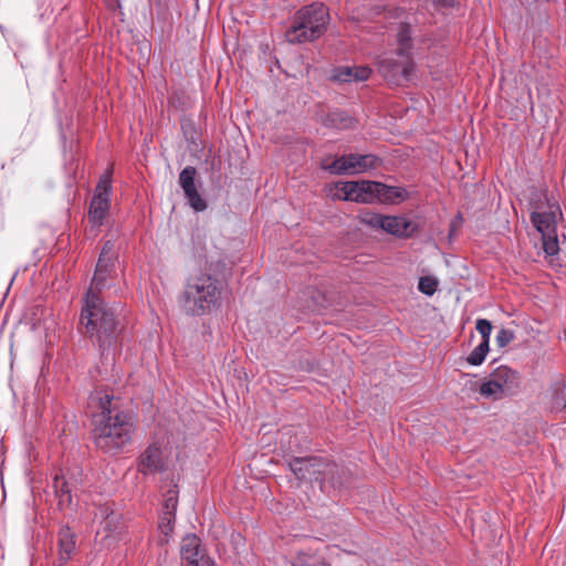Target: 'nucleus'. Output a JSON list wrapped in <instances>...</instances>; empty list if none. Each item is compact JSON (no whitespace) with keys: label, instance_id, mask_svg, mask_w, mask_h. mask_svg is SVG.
<instances>
[{"label":"nucleus","instance_id":"11","mask_svg":"<svg viewBox=\"0 0 566 566\" xmlns=\"http://www.w3.org/2000/svg\"><path fill=\"white\" fill-rule=\"evenodd\" d=\"M363 221L377 229L396 237H410L416 230L413 222L401 216H384L380 213L367 212Z\"/></svg>","mask_w":566,"mask_h":566},{"label":"nucleus","instance_id":"20","mask_svg":"<svg viewBox=\"0 0 566 566\" xmlns=\"http://www.w3.org/2000/svg\"><path fill=\"white\" fill-rule=\"evenodd\" d=\"M380 189H382V182L361 180L360 195L361 203H374L379 202Z\"/></svg>","mask_w":566,"mask_h":566},{"label":"nucleus","instance_id":"23","mask_svg":"<svg viewBox=\"0 0 566 566\" xmlns=\"http://www.w3.org/2000/svg\"><path fill=\"white\" fill-rule=\"evenodd\" d=\"M53 489L59 497V504H71L72 496H71V490L69 489L67 482L65 481L63 475H55L53 480Z\"/></svg>","mask_w":566,"mask_h":566},{"label":"nucleus","instance_id":"35","mask_svg":"<svg viewBox=\"0 0 566 566\" xmlns=\"http://www.w3.org/2000/svg\"><path fill=\"white\" fill-rule=\"evenodd\" d=\"M332 116H333L334 118L343 119V117H342V113H334V114H332Z\"/></svg>","mask_w":566,"mask_h":566},{"label":"nucleus","instance_id":"17","mask_svg":"<svg viewBox=\"0 0 566 566\" xmlns=\"http://www.w3.org/2000/svg\"><path fill=\"white\" fill-rule=\"evenodd\" d=\"M360 181H339L331 189V197L344 201L361 202Z\"/></svg>","mask_w":566,"mask_h":566},{"label":"nucleus","instance_id":"24","mask_svg":"<svg viewBox=\"0 0 566 566\" xmlns=\"http://www.w3.org/2000/svg\"><path fill=\"white\" fill-rule=\"evenodd\" d=\"M178 488L177 484H171L169 489L164 494V509L163 512L168 514V517L171 518L172 514H176V510L178 506Z\"/></svg>","mask_w":566,"mask_h":566},{"label":"nucleus","instance_id":"12","mask_svg":"<svg viewBox=\"0 0 566 566\" xmlns=\"http://www.w3.org/2000/svg\"><path fill=\"white\" fill-rule=\"evenodd\" d=\"M197 170L192 166L184 168L179 175V184L185 192V197L189 206L197 212L205 211L207 209L206 200L198 192L195 184Z\"/></svg>","mask_w":566,"mask_h":566},{"label":"nucleus","instance_id":"26","mask_svg":"<svg viewBox=\"0 0 566 566\" xmlns=\"http://www.w3.org/2000/svg\"><path fill=\"white\" fill-rule=\"evenodd\" d=\"M552 403L557 411L566 410V382L564 380L554 384Z\"/></svg>","mask_w":566,"mask_h":566},{"label":"nucleus","instance_id":"3","mask_svg":"<svg viewBox=\"0 0 566 566\" xmlns=\"http://www.w3.org/2000/svg\"><path fill=\"white\" fill-rule=\"evenodd\" d=\"M531 222L542 235L543 251L546 255H556L559 251L557 223L562 210L554 197L545 191L534 192L531 202Z\"/></svg>","mask_w":566,"mask_h":566},{"label":"nucleus","instance_id":"1","mask_svg":"<svg viewBox=\"0 0 566 566\" xmlns=\"http://www.w3.org/2000/svg\"><path fill=\"white\" fill-rule=\"evenodd\" d=\"M92 436L94 443L104 452H116L132 439L134 423L128 412L120 409L118 398L106 390H95L90 396Z\"/></svg>","mask_w":566,"mask_h":566},{"label":"nucleus","instance_id":"27","mask_svg":"<svg viewBox=\"0 0 566 566\" xmlns=\"http://www.w3.org/2000/svg\"><path fill=\"white\" fill-rule=\"evenodd\" d=\"M293 566H328L319 555L300 553L293 563Z\"/></svg>","mask_w":566,"mask_h":566},{"label":"nucleus","instance_id":"36","mask_svg":"<svg viewBox=\"0 0 566 566\" xmlns=\"http://www.w3.org/2000/svg\"><path fill=\"white\" fill-rule=\"evenodd\" d=\"M536 0H525L526 3L535 2Z\"/></svg>","mask_w":566,"mask_h":566},{"label":"nucleus","instance_id":"4","mask_svg":"<svg viewBox=\"0 0 566 566\" xmlns=\"http://www.w3.org/2000/svg\"><path fill=\"white\" fill-rule=\"evenodd\" d=\"M221 282L210 274L202 273L188 281L184 291V307L187 314L203 315L221 304Z\"/></svg>","mask_w":566,"mask_h":566},{"label":"nucleus","instance_id":"13","mask_svg":"<svg viewBox=\"0 0 566 566\" xmlns=\"http://www.w3.org/2000/svg\"><path fill=\"white\" fill-rule=\"evenodd\" d=\"M197 170L192 166L184 168L179 175V184L185 192V197L189 206L197 212L205 211L207 209L206 200L198 192L195 184Z\"/></svg>","mask_w":566,"mask_h":566},{"label":"nucleus","instance_id":"9","mask_svg":"<svg viewBox=\"0 0 566 566\" xmlns=\"http://www.w3.org/2000/svg\"><path fill=\"white\" fill-rule=\"evenodd\" d=\"M118 255L115 243L111 240L106 241L99 253L98 261L92 283L88 290L99 293L102 290L109 287L108 280L117 274Z\"/></svg>","mask_w":566,"mask_h":566},{"label":"nucleus","instance_id":"29","mask_svg":"<svg viewBox=\"0 0 566 566\" xmlns=\"http://www.w3.org/2000/svg\"><path fill=\"white\" fill-rule=\"evenodd\" d=\"M438 285V279L431 275H427L420 277L418 283V290L427 296H432L436 293Z\"/></svg>","mask_w":566,"mask_h":566},{"label":"nucleus","instance_id":"22","mask_svg":"<svg viewBox=\"0 0 566 566\" xmlns=\"http://www.w3.org/2000/svg\"><path fill=\"white\" fill-rule=\"evenodd\" d=\"M102 518L103 531L108 536L113 532V525L117 521V515L109 505H101L95 513V518Z\"/></svg>","mask_w":566,"mask_h":566},{"label":"nucleus","instance_id":"8","mask_svg":"<svg viewBox=\"0 0 566 566\" xmlns=\"http://www.w3.org/2000/svg\"><path fill=\"white\" fill-rule=\"evenodd\" d=\"M381 159L375 155L349 154L335 158L331 164L323 163V168L333 175H358L377 169Z\"/></svg>","mask_w":566,"mask_h":566},{"label":"nucleus","instance_id":"34","mask_svg":"<svg viewBox=\"0 0 566 566\" xmlns=\"http://www.w3.org/2000/svg\"><path fill=\"white\" fill-rule=\"evenodd\" d=\"M355 82H363L369 78L371 70L368 66H353Z\"/></svg>","mask_w":566,"mask_h":566},{"label":"nucleus","instance_id":"10","mask_svg":"<svg viewBox=\"0 0 566 566\" xmlns=\"http://www.w3.org/2000/svg\"><path fill=\"white\" fill-rule=\"evenodd\" d=\"M111 192L112 176L111 172L107 171L101 176L88 209V220L91 224L96 229L103 224L104 219L109 210Z\"/></svg>","mask_w":566,"mask_h":566},{"label":"nucleus","instance_id":"5","mask_svg":"<svg viewBox=\"0 0 566 566\" xmlns=\"http://www.w3.org/2000/svg\"><path fill=\"white\" fill-rule=\"evenodd\" d=\"M328 20V10L323 3H311L301 8L292 27L286 31L287 41L304 43L318 39L325 32Z\"/></svg>","mask_w":566,"mask_h":566},{"label":"nucleus","instance_id":"2","mask_svg":"<svg viewBox=\"0 0 566 566\" xmlns=\"http://www.w3.org/2000/svg\"><path fill=\"white\" fill-rule=\"evenodd\" d=\"M80 321L103 355L114 344L119 332L118 305H109L99 297L98 293L87 290Z\"/></svg>","mask_w":566,"mask_h":566},{"label":"nucleus","instance_id":"15","mask_svg":"<svg viewBox=\"0 0 566 566\" xmlns=\"http://www.w3.org/2000/svg\"><path fill=\"white\" fill-rule=\"evenodd\" d=\"M490 377L496 381L499 387L506 396L514 395L521 385L520 374L505 365L496 367L491 373Z\"/></svg>","mask_w":566,"mask_h":566},{"label":"nucleus","instance_id":"30","mask_svg":"<svg viewBox=\"0 0 566 566\" xmlns=\"http://www.w3.org/2000/svg\"><path fill=\"white\" fill-rule=\"evenodd\" d=\"M175 518H176V514H172V517L169 518L168 514H166V512L161 513L158 527L161 531V533L165 535V537H167L172 532Z\"/></svg>","mask_w":566,"mask_h":566},{"label":"nucleus","instance_id":"16","mask_svg":"<svg viewBox=\"0 0 566 566\" xmlns=\"http://www.w3.org/2000/svg\"><path fill=\"white\" fill-rule=\"evenodd\" d=\"M163 451L159 444H150L140 455L138 472L144 475L154 474L164 470Z\"/></svg>","mask_w":566,"mask_h":566},{"label":"nucleus","instance_id":"28","mask_svg":"<svg viewBox=\"0 0 566 566\" xmlns=\"http://www.w3.org/2000/svg\"><path fill=\"white\" fill-rule=\"evenodd\" d=\"M489 352V343L481 342L468 356L467 361L472 366L481 365Z\"/></svg>","mask_w":566,"mask_h":566},{"label":"nucleus","instance_id":"21","mask_svg":"<svg viewBox=\"0 0 566 566\" xmlns=\"http://www.w3.org/2000/svg\"><path fill=\"white\" fill-rule=\"evenodd\" d=\"M379 202L394 203L396 201H402L408 197L406 189L401 187L387 186L382 184L380 189Z\"/></svg>","mask_w":566,"mask_h":566},{"label":"nucleus","instance_id":"14","mask_svg":"<svg viewBox=\"0 0 566 566\" xmlns=\"http://www.w3.org/2000/svg\"><path fill=\"white\" fill-rule=\"evenodd\" d=\"M181 558L190 566H212L210 558L206 556L200 538L195 534H187L181 542Z\"/></svg>","mask_w":566,"mask_h":566},{"label":"nucleus","instance_id":"7","mask_svg":"<svg viewBox=\"0 0 566 566\" xmlns=\"http://www.w3.org/2000/svg\"><path fill=\"white\" fill-rule=\"evenodd\" d=\"M291 471L301 481L329 482V475L337 469L335 463L322 458H294L289 463Z\"/></svg>","mask_w":566,"mask_h":566},{"label":"nucleus","instance_id":"32","mask_svg":"<svg viewBox=\"0 0 566 566\" xmlns=\"http://www.w3.org/2000/svg\"><path fill=\"white\" fill-rule=\"evenodd\" d=\"M334 78L336 81L343 82V83L355 82L354 73H353V67H350V66H343V67L337 69L335 71V73H334Z\"/></svg>","mask_w":566,"mask_h":566},{"label":"nucleus","instance_id":"31","mask_svg":"<svg viewBox=\"0 0 566 566\" xmlns=\"http://www.w3.org/2000/svg\"><path fill=\"white\" fill-rule=\"evenodd\" d=\"M476 331L482 336V342L490 343V335L492 332L491 322L485 318H479L475 325Z\"/></svg>","mask_w":566,"mask_h":566},{"label":"nucleus","instance_id":"18","mask_svg":"<svg viewBox=\"0 0 566 566\" xmlns=\"http://www.w3.org/2000/svg\"><path fill=\"white\" fill-rule=\"evenodd\" d=\"M57 548H59V566L65 565L74 549H75V535L70 530L69 526H63L60 528L57 534Z\"/></svg>","mask_w":566,"mask_h":566},{"label":"nucleus","instance_id":"33","mask_svg":"<svg viewBox=\"0 0 566 566\" xmlns=\"http://www.w3.org/2000/svg\"><path fill=\"white\" fill-rule=\"evenodd\" d=\"M514 338V333L511 329L501 328L496 334V344L503 348L509 345Z\"/></svg>","mask_w":566,"mask_h":566},{"label":"nucleus","instance_id":"6","mask_svg":"<svg viewBox=\"0 0 566 566\" xmlns=\"http://www.w3.org/2000/svg\"><path fill=\"white\" fill-rule=\"evenodd\" d=\"M381 76L392 85H402L411 80L415 62L409 55L385 54L377 61Z\"/></svg>","mask_w":566,"mask_h":566},{"label":"nucleus","instance_id":"19","mask_svg":"<svg viewBox=\"0 0 566 566\" xmlns=\"http://www.w3.org/2000/svg\"><path fill=\"white\" fill-rule=\"evenodd\" d=\"M396 55H409L411 56L412 39L411 29L406 23H400L396 34Z\"/></svg>","mask_w":566,"mask_h":566},{"label":"nucleus","instance_id":"25","mask_svg":"<svg viewBox=\"0 0 566 566\" xmlns=\"http://www.w3.org/2000/svg\"><path fill=\"white\" fill-rule=\"evenodd\" d=\"M479 391L482 397L493 400H500L506 396L492 377L480 385Z\"/></svg>","mask_w":566,"mask_h":566}]
</instances>
